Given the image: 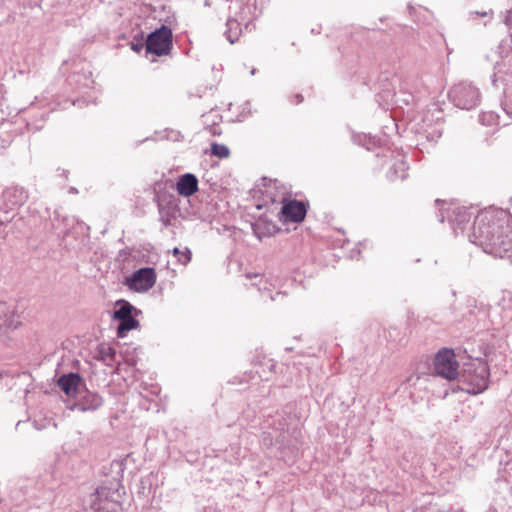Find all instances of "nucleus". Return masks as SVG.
<instances>
[{
    "label": "nucleus",
    "mask_w": 512,
    "mask_h": 512,
    "mask_svg": "<svg viewBox=\"0 0 512 512\" xmlns=\"http://www.w3.org/2000/svg\"><path fill=\"white\" fill-rule=\"evenodd\" d=\"M57 384L67 396H73L79 392L81 377L77 373L65 374L58 379Z\"/></svg>",
    "instance_id": "obj_11"
},
{
    "label": "nucleus",
    "mask_w": 512,
    "mask_h": 512,
    "mask_svg": "<svg viewBox=\"0 0 512 512\" xmlns=\"http://www.w3.org/2000/svg\"><path fill=\"white\" fill-rule=\"evenodd\" d=\"M449 97L455 106L469 110L477 105L479 93L471 84L459 83L452 87Z\"/></svg>",
    "instance_id": "obj_6"
},
{
    "label": "nucleus",
    "mask_w": 512,
    "mask_h": 512,
    "mask_svg": "<svg viewBox=\"0 0 512 512\" xmlns=\"http://www.w3.org/2000/svg\"><path fill=\"white\" fill-rule=\"evenodd\" d=\"M211 153L219 158H227L230 154L229 148L224 144L212 143Z\"/></svg>",
    "instance_id": "obj_15"
},
{
    "label": "nucleus",
    "mask_w": 512,
    "mask_h": 512,
    "mask_svg": "<svg viewBox=\"0 0 512 512\" xmlns=\"http://www.w3.org/2000/svg\"><path fill=\"white\" fill-rule=\"evenodd\" d=\"M103 404L102 397L94 392L85 390L78 392L77 401L72 409H77L81 412L95 411Z\"/></svg>",
    "instance_id": "obj_8"
},
{
    "label": "nucleus",
    "mask_w": 512,
    "mask_h": 512,
    "mask_svg": "<svg viewBox=\"0 0 512 512\" xmlns=\"http://www.w3.org/2000/svg\"><path fill=\"white\" fill-rule=\"evenodd\" d=\"M146 52L156 56L170 54L172 49V30L162 25L159 29L151 32L145 43Z\"/></svg>",
    "instance_id": "obj_4"
},
{
    "label": "nucleus",
    "mask_w": 512,
    "mask_h": 512,
    "mask_svg": "<svg viewBox=\"0 0 512 512\" xmlns=\"http://www.w3.org/2000/svg\"><path fill=\"white\" fill-rule=\"evenodd\" d=\"M471 15H477V16H480V17H486L488 15H492L493 12L492 11H473L470 13Z\"/></svg>",
    "instance_id": "obj_19"
},
{
    "label": "nucleus",
    "mask_w": 512,
    "mask_h": 512,
    "mask_svg": "<svg viewBox=\"0 0 512 512\" xmlns=\"http://www.w3.org/2000/svg\"><path fill=\"white\" fill-rule=\"evenodd\" d=\"M226 27H227V29L225 31L226 38L228 39V41L231 44H234L239 39V37L241 35L240 24L235 19H228L227 23H226Z\"/></svg>",
    "instance_id": "obj_12"
},
{
    "label": "nucleus",
    "mask_w": 512,
    "mask_h": 512,
    "mask_svg": "<svg viewBox=\"0 0 512 512\" xmlns=\"http://www.w3.org/2000/svg\"><path fill=\"white\" fill-rule=\"evenodd\" d=\"M133 306L128 302H123L121 307L114 311L113 318L116 320H124L127 318H131L132 316Z\"/></svg>",
    "instance_id": "obj_14"
},
{
    "label": "nucleus",
    "mask_w": 512,
    "mask_h": 512,
    "mask_svg": "<svg viewBox=\"0 0 512 512\" xmlns=\"http://www.w3.org/2000/svg\"><path fill=\"white\" fill-rule=\"evenodd\" d=\"M306 212L307 210L304 203L297 200H292L288 203H285L281 210V213L286 220L295 223L303 221L306 216Z\"/></svg>",
    "instance_id": "obj_9"
},
{
    "label": "nucleus",
    "mask_w": 512,
    "mask_h": 512,
    "mask_svg": "<svg viewBox=\"0 0 512 512\" xmlns=\"http://www.w3.org/2000/svg\"><path fill=\"white\" fill-rule=\"evenodd\" d=\"M469 238L485 253L512 262V216L506 210L490 208L480 212Z\"/></svg>",
    "instance_id": "obj_1"
},
{
    "label": "nucleus",
    "mask_w": 512,
    "mask_h": 512,
    "mask_svg": "<svg viewBox=\"0 0 512 512\" xmlns=\"http://www.w3.org/2000/svg\"><path fill=\"white\" fill-rule=\"evenodd\" d=\"M509 17H512V10L508 11Z\"/></svg>",
    "instance_id": "obj_23"
},
{
    "label": "nucleus",
    "mask_w": 512,
    "mask_h": 512,
    "mask_svg": "<svg viewBox=\"0 0 512 512\" xmlns=\"http://www.w3.org/2000/svg\"><path fill=\"white\" fill-rule=\"evenodd\" d=\"M459 374L460 382L468 386L466 391L470 394H479L488 388L489 367L482 359H474L465 363Z\"/></svg>",
    "instance_id": "obj_3"
},
{
    "label": "nucleus",
    "mask_w": 512,
    "mask_h": 512,
    "mask_svg": "<svg viewBox=\"0 0 512 512\" xmlns=\"http://www.w3.org/2000/svg\"><path fill=\"white\" fill-rule=\"evenodd\" d=\"M453 214L455 215L453 221L457 222L458 225L466 223L470 220V215L465 208L457 207L454 209Z\"/></svg>",
    "instance_id": "obj_16"
},
{
    "label": "nucleus",
    "mask_w": 512,
    "mask_h": 512,
    "mask_svg": "<svg viewBox=\"0 0 512 512\" xmlns=\"http://www.w3.org/2000/svg\"><path fill=\"white\" fill-rule=\"evenodd\" d=\"M156 282V273L153 268L145 267L135 271L126 279L127 285L135 291H148Z\"/></svg>",
    "instance_id": "obj_7"
},
{
    "label": "nucleus",
    "mask_w": 512,
    "mask_h": 512,
    "mask_svg": "<svg viewBox=\"0 0 512 512\" xmlns=\"http://www.w3.org/2000/svg\"><path fill=\"white\" fill-rule=\"evenodd\" d=\"M459 365L452 349L443 348L435 356L434 369L438 376L448 380L459 377Z\"/></svg>",
    "instance_id": "obj_5"
},
{
    "label": "nucleus",
    "mask_w": 512,
    "mask_h": 512,
    "mask_svg": "<svg viewBox=\"0 0 512 512\" xmlns=\"http://www.w3.org/2000/svg\"><path fill=\"white\" fill-rule=\"evenodd\" d=\"M179 195L189 197L198 191V179L192 173L182 175L176 184Z\"/></svg>",
    "instance_id": "obj_10"
},
{
    "label": "nucleus",
    "mask_w": 512,
    "mask_h": 512,
    "mask_svg": "<svg viewBox=\"0 0 512 512\" xmlns=\"http://www.w3.org/2000/svg\"><path fill=\"white\" fill-rule=\"evenodd\" d=\"M126 495L125 487L115 478L103 482L93 495L90 508L94 512H118Z\"/></svg>",
    "instance_id": "obj_2"
},
{
    "label": "nucleus",
    "mask_w": 512,
    "mask_h": 512,
    "mask_svg": "<svg viewBox=\"0 0 512 512\" xmlns=\"http://www.w3.org/2000/svg\"><path fill=\"white\" fill-rule=\"evenodd\" d=\"M297 98H298V101H299V102H301V101H302V96L297 95Z\"/></svg>",
    "instance_id": "obj_22"
},
{
    "label": "nucleus",
    "mask_w": 512,
    "mask_h": 512,
    "mask_svg": "<svg viewBox=\"0 0 512 512\" xmlns=\"http://www.w3.org/2000/svg\"><path fill=\"white\" fill-rule=\"evenodd\" d=\"M138 325L139 322L133 317L120 320V323L117 327L118 337H125L127 332H129L132 329H135Z\"/></svg>",
    "instance_id": "obj_13"
},
{
    "label": "nucleus",
    "mask_w": 512,
    "mask_h": 512,
    "mask_svg": "<svg viewBox=\"0 0 512 512\" xmlns=\"http://www.w3.org/2000/svg\"><path fill=\"white\" fill-rule=\"evenodd\" d=\"M102 353L105 355V356H109L111 358L114 357V355L116 354V351L114 348L112 347H107L106 349H103L102 350Z\"/></svg>",
    "instance_id": "obj_18"
},
{
    "label": "nucleus",
    "mask_w": 512,
    "mask_h": 512,
    "mask_svg": "<svg viewBox=\"0 0 512 512\" xmlns=\"http://www.w3.org/2000/svg\"><path fill=\"white\" fill-rule=\"evenodd\" d=\"M181 252H182V251H180V250H179V248H177V247L173 249V254H174L175 256H177V257L181 254Z\"/></svg>",
    "instance_id": "obj_21"
},
{
    "label": "nucleus",
    "mask_w": 512,
    "mask_h": 512,
    "mask_svg": "<svg viewBox=\"0 0 512 512\" xmlns=\"http://www.w3.org/2000/svg\"><path fill=\"white\" fill-rule=\"evenodd\" d=\"M191 260V252L189 249H185L181 252V254L178 256V261L182 264H187Z\"/></svg>",
    "instance_id": "obj_17"
},
{
    "label": "nucleus",
    "mask_w": 512,
    "mask_h": 512,
    "mask_svg": "<svg viewBox=\"0 0 512 512\" xmlns=\"http://www.w3.org/2000/svg\"><path fill=\"white\" fill-rule=\"evenodd\" d=\"M142 48H143V43H134V42L131 43V49L135 52H140Z\"/></svg>",
    "instance_id": "obj_20"
}]
</instances>
